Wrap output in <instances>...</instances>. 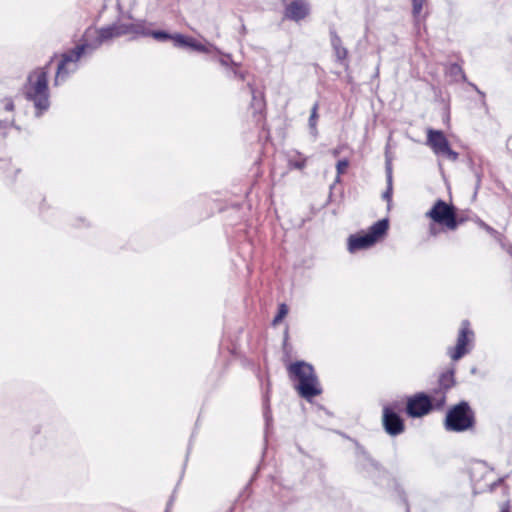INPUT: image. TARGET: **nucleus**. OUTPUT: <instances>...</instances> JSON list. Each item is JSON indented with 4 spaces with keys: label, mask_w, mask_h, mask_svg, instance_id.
I'll return each instance as SVG.
<instances>
[{
    "label": "nucleus",
    "mask_w": 512,
    "mask_h": 512,
    "mask_svg": "<svg viewBox=\"0 0 512 512\" xmlns=\"http://www.w3.org/2000/svg\"><path fill=\"white\" fill-rule=\"evenodd\" d=\"M425 3L426 0H412V12L416 19H419L421 17Z\"/></svg>",
    "instance_id": "18"
},
{
    "label": "nucleus",
    "mask_w": 512,
    "mask_h": 512,
    "mask_svg": "<svg viewBox=\"0 0 512 512\" xmlns=\"http://www.w3.org/2000/svg\"><path fill=\"white\" fill-rule=\"evenodd\" d=\"M348 166H349V161L347 159L339 160L336 164L337 174L342 175L343 173H345Z\"/></svg>",
    "instance_id": "21"
},
{
    "label": "nucleus",
    "mask_w": 512,
    "mask_h": 512,
    "mask_svg": "<svg viewBox=\"0 0 512 512\" xmlns=\"http://www.w3.org/2000/svg\"><path fill=\"white\" fill-rule=\"evenodd\" d=\"M310 12L309 4L305 0H294L286 6L285 16L294 21L304 19Z\"/></svg>",
    "instance_id": "13"
},
{
    "label": "nucleus",
    "mask_w": 512,
    "mask_h": 512,
    "mask_svg": "<svg viewBox=\"0 0 512 512\" xmlns=\"http://www.w3.org/2000/svg\"><path fill=\"white\" fill-rule=\"evenodd\" d=\"M230 60H231V59H230V56H229V55H225V56H223V57H221V58L219 59V62H220V64H221V65H223V66H227V65L229 64V61H230Z\"/></svg>",
    "instance_id": "23"
},
{
    "label": "nucleus",
    "mask_w": 512,
    "mask_h": 512,
    "mask_svg": "<svg viewBox=\"0 0 512 512\" xmlns=\"http://www.w3.org/2000/svg\"><path fill=\"white\" fill-rule=\"evenodd\" d=\"M172 40L174 41L175 46L182 48H189L193 51L201 52V53H217L220 54V51L216 46L210 43H201L193 37L185 36L182 34H174L172 36Z\"/></svg>",
    "instance_id": "9"
},
{
    "label": "nucleus",
    "mask_w": 512,
    "mask_h": 512,
    "mask_svg": "<svg viewBox=\"0 0 512 512\" xmlns=\"http://www.w3.org/2000/svg\"><path fill=\"white\" fill-rule=\"evenodd\" d=\"M474 340V332L470 329V324L467 320L461 323V328L457 337L455 347L448 348V354L452 360L457 361L467 354L470 350V345Z\"/></svg>",
    "instance_id": "8"
},
{
    "label": "nucleus",
    "mask_w": 512,
    "mask_h": 512,
    "mask_svg": "<svg viewBox=\"0 0 512 512\" xmlns=\"http://www.w3.org/2000/svg\"><path fill=\"white\" fill-rule=\"evenodd\" d=\"M330 38L336 60L345 68H348V50L342 45L341 38L334 30L330 32Z\"/></svg>",
    "instance_id": "14"
},
{
    "label": "nucleus",
    "mask_w": 512,
    "mask_h": 512,
    "mask_svg": "<svg viewBox=\"0 0 512 512\" xmlns=\"http://www.w3.org/2000/svg\"><path fill=\"white\" fill-rule=\"evenodd\" d=\"M507 147L512 152V136L507 141Z\"/></svg>",
    "instance_id": "28"
},
{
    "label": "nucleus",
    "mask_w": 512,
    "mask_h": 512,
    "mask_svg": "<svg viewBox=\"0 0 512 512\" xmlns=\"http://www.w3.org/2000/svg\"><path fill=\"white\" fill-rule=\"evenodd\" d=\"M264 416H265V420H266L267 425H269V421L271 419L270 412L268 410H266L265 413H264Z\"/></svg>",
    "instance_id": "25"
},
{
    "label": "nucleus",
    "mask_w": 512,
    "mask_h": 512,
    "mask_svg": "<svg viewBox=\"0 0 512 512\" xmlns=\"http://www.w3.org/2000/svg\"><path fill=\"white\" fill-rule=\"evenodd\" d=\"M4 108L6 111H13L14 104L11 99H5L4 100Z\"/></svg>",
    "instance_id": "22"
},
{
    "label": "nucleus",
    "mask_w": 512,
    "mask_h": 512,
    "mask_svg": "<svg viewBox=\"0 0 512 512\" xmlns=\"http://www.w3.org/2000/svg\"><path fill=\"white\" fill-rule=\"evenodd\" d=\"M433 405L432 396L420 393L408 399L406 411L411 417H421L429 413Z\"/></svg>",
    "instance_id": "10"
},
{
    "label": "nucleus",
    "mask_w": 512,
    "mask_h": 512,
    "mask_svg": "<svg viewBox=\"0 0 512 512\" xmlns=\"http://www.w3.org/2000/svg\"><path fill=\"white\" fill-rule=\"evenodd\" d=\"M481 226L490 234L495 235L497 232L490 226L486 225L485 223H481Z\"/></svg>",
    "instance_id": "24"
},
{
    "label": "nucleus",
    "mask_w": 512,
    "mask_h": 512,
    "mask_svg": "<svg viewBox=\"0 0 512 512\" xmlns=\"http://www.w3.org/2000/svg\"><path fill=\"white\" fill-rule=\"evenodd\" d=\"M252 94L251 108L254 113H260L265 107L264 97L262 93H258L252 85H248Z\"/></svg>",
    "instance_id": "15"
},
{
    "label": "nucleus",
    "mask_w": 512,
    "mask_h": 512,
    "mask_svg": "<svg viewBox=\"0 0 512 512\" xmlns=\"http://www.w3.org/2000/svg\"><path fill=\"white\" fill-rule=\"evenodd\" d=\"M318 103H315L311 109V115L309 117V127L311 133L316 136L317 135V120H318Z\"/></svg>",
    "instance_id": "17"
},
{
    "label": "nucleus",
    "mask_w": 512,
    "mask_h": 512,
    "mask_svg": "<svg viewBox=\"0 0 512 512\" xmlns=\"http://www.w3.org/2000/svg\"><path fill=\"white\" fill-rule=\"evenodd\" d=\"M501 512H509L508 509H502Z\"/></svg>",
    "instance_id": "33"
},
{
    "label": "nucleus",
    "mask_w": 512,
    "mask_h": 512,
    "mask_svg": "<svg viewBox=\"0 0 512 512\" xmlns=\"http://www.w3.org/2000/svg\"><path fill=\"white\" fill-rule=\"evenodd\" d=\"M382 423L385 431L396 436L404 431V423L401 417L396 413L395 407L386 405L383 407Z\"/></svg>",
    "instance_id": "11"
},
{
    "label": "nucleus",
    "mask_w": 512,
    "mask_h": 512,
    "mask_svg": "<svg viewBox=\"0 0 512 512\" xmlns=\"http://www.w3.org/2000/svg\"><path fill=\"white\" fill-rule=\"evenodd\" d=\"M474 426V413L467 402H461L451 408L445 418L447 431L462 432Z\"/></svg>",
    "instance_id": "5"
},
{
    "label": "nucleus",
    "mask_w": 512,
    "mask_h": 512,
    "mask_svg": "<svg viewBox=\"0 0 512 512\" xmlns=\"http://www.w3.org/2000/svg\"><path fill=\"white\" fill-rule=\"evenodd\" d=\"M454 371L449 370L441 374L439 378V389L435 390L432 394V399L434 401V406L436 408H440L444 405L446 396L445 393L448 389H450L454 385Z\"/></svg>",
    "instance_id": "12"
},
{
    "label": "nucleus",
    "mask_w": 512,
    "mask_h": 512,
    "mask_svg": "<svg viewBox=\"0 0 512 512\" xmlns=\"http://www.w3.org/2000/svg\"><path fill=\"white\" fill-rule=\"evenodd\" d=\"M124 35H133L134 37L152 36L159 41L172 39L173 36L164 31H150L144 21L135 23L116 22L101 29L88 28L83 35L82 44L62 55V59L57 67L54 84L56 86L59 85L70 74L74 73L78 69V61L82 56L91 54L102 44Z\"/></svg>",
    "instance_id": "1"
},
{
    "label": "nucleus",
    "mask_w": 512,
    "mask_h": 512,
    "mask_svg": "<svg viewBox=\"0 0 512 512\" xmlns=\"http://www.w3.org/2000/svg\"><path fill=\"white\" fill-rule=\"evenodd\" d=\"M294 166H295L296 168L301 169V168H303V167L305 166V161L297 162V163H295V164H294Z\"/></svg>",
    "instance_id": "27"
},
{
    "label": "nucleus",
    "mask_w": 512,
    "mask_h": 512,
    "mask_svg": "<svg viewBox=\"0 0 512 512\" xmlns=\"http://www.w3.org/2000/svg\"><path fill=\"white\" fill-rule=\"evenodd\" d=\"M449 72L451 75L455 77V80H458L459 78L464 79L465 75L461 69V67L457 64H453L449 68Z\"/></svg>",
    "instance_id": "20"
},
{
    "label": "nucleus",
    "mask_w": 512,
    "mask_h": 512,
    "mask_svg": "<svg viewBox=\"0 0 512 512\" xmlns=\"http://www.w3.org/2000/svg\"><path fill=\"white\" fill-rule=\"evenodd\" d=\"M25 94L27 99L34 103L38 116L49 108L47 67L37 68L29 74Z\"/></svg>",
    "instance_id": "3"
},
{
    "label": "nucleus",
    "mask_w": 512,
    "mask_h": 512,
    "mask_svg": "<svg viewBox=\"0 0 512 512\" xmlns=\"http://www.w3.org/2000/svg\"><path fill=\"white\" fill-rule=\"evenodd\" d=\"M430 234H431V235H434V236L437 234V231H436V229H435V227H434V226H431V227H430Z\"/></svg>",
    "instance_id": "29"
},
{
    "label": "nucleus",
    "mask_w": 512,
    "mask_h": 512,
    "mask_svg": "<svg viewBox=\"0 0 512 512\" xmlns=\"http://www.w3.org/2000/svg\"><path fill=\"white\" fill-rule=\"evenodd\" d=\"M287 370L291 380L297 382L295 389L301 397L311 400L322 393L318 377L311 364L296 361L291 363Z\"/></svg>",
    "instance_id": "2"
},
{
    "label": "nucleus",
    "mask_w": 512,
    "mask_h": 512,
    "mask_svg": "<svg viewBox=\"0 0 512 512\" xmlns=\"http://www.w3.org/2000/svg\"><path fill=\"white\" fill-rule=\"evenodd\" d=\"M426 216L450 230H455L458 226L453 207L442 200L436 201Z\"/></svg>",
    "instance_id": "7"
},
{
    "label": "nucleus",
    "mask_w": 512,
    "mask_h": 512,
    "mask_svg": "<svg viewBox=\"0 0 512 512\" xmlns=\"http://www.w3.org/2000/svg\"><path fill=\"white\" fill-rule=\"evenodd\" d=\"M507 252L512 256V247H511V246H509V247L507 248Z\"/></svg>",
    "instance_id": "32"
},
{
    "label": "nucleus",
    "mask_w": 512,
    "mask_h": 512,
    "mask_svg": "<svg viewBox=\"0 0 512 512\" xmlns=\"http://www.w3.org/2000/svg\"><path fill=\"white\" fill-rule=\"evenodd\" d=\"M426 144L437 156H443L451 161L458 159V153L450 148L449 142L440 130L428 129Z\"/></svg>",
    "instance_id": "6"
},
{
    "label": "nucleus",
    "mask_w": 512,
    "mask_h": 512,
    "mask_svg": "<svg viewBox=\"0 0 512 512\" xmlns=\"http://www.w3.org/2000/svg\"><path fill=\"white\" fill-rule=\"evenodd\" d=\"M385 155H386V166H387V170H388L389 174H388V187H387V190L383 193V198L388 203H390L391 197H392V178H391V174H390L392 158L390 157V154L388 152V146L386 147Z\"/></svg>",
    "instance_id": "16"
},
{
    "label": "nucleus",
    "mask_w": 512,
    "mask_h": 512,
    "mask_svg": "<svg viewBox=\"0 0 512 512\" xmlns=\"http://www.w3.org/2000/svg\"><path fill=\"white\" fill-rule=\"evenodd\" d=\"M340 176H341V175L337 174V177H336V179H335V183H339V182H340Z\"/></svg>",
    "instance_id": "31"
},
{
    "label": "nucleus",
    "mask_w": 512,
    "mask_h": 512,
    "mask_svg": "<svg viewBox=\"0 0 512 512\" xmlns=\"http://www.w3.org/2000/svg\"><path fill=\"white\" fill-rule=\"evenodd\" d=\"M341 150L340 148H335L331 151V154L334 156V157H337L339 154H340Z\"/></svg>",
    "instance_id": "26"
},
{
    "label": "nucleus",
    "mask_w": 512,
    "mask_h": 512,
    "mask_svg": "<svg viewBox=\"0 0 512 512\" xmlns=\"http://www.w3.org/2000/svg\"><path fill=\"white\" fill-rule=\"evenodd\" d=\"M475 90L478 92V94H481L482 96L484 95L475 85L471 84Z\"/></svg>",
    "instance_id": "30"
},
{
    "label": "nucleus",
    "mask_w": 512,
    "mask_h": 512,
    "mask_svg": "<svg viewBox=\"0 0 512 512\" xmlns=\"http://www.w3.org/2000/svg\"><path fill=\"white\" fill-rule=\"evenodd\" d=\"M388 226V220L382 219L374 223L366 233L351 235L348 239L349 252L354 253L373 246L386 234Z\"/></svg>",
    "instance_id": "4"
},
{
    "label": "nucleus",
    "mask_w": 512,
    "mask_h": 512,
    "mask_svg": "<svg viewBox=\"0 0 512 512\" xmlns=\"http://www.w3.org/2000/svg\"><path fill=\"white\" fill-rule=\"evenodd\" d=\"M288 307L286 304H280L278 314L275 316L273 320V324L276 325L282 321V319L287 315Z\"/></svg>",
    "instance_id": "19"
}]
</instances>
